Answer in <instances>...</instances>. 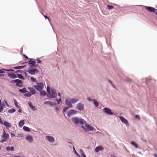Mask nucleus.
<instances>
[{
  "label": "nucleus",
  "instance_id": "obj_11",
  "mask_svg": "<svg viewBox=\"0 0 157 157\" xmlns=\"http://www.w3.org/2000/svg\"><path fill=\"white\" fill-rule=\"evenodd\" d=\"M103 110L105 113L108 115H112L113 114V113L112 112L111 110L109 108H103Z\"/></svg>",
  "mask_w": 157,
  "mask_h": 157
},
{
  "label": "nucleus",
  "instance_id": "obj_58",
  "mask_svg": "<svg viewBox=\"0 0 157 157\" xmlns=\"http://www.w3.org/2000/svg\"><path fill=\"white\" fill-rule=\"evenodd\" d=\"M112 85V86H113V87L114 88H116V87H115V86L113 85H113Z\"/></svg>",
  "mask_w": 157,
  "mask_h": 157
},
{
  "label": "nucleus",
  "instance_id": "obj_6",
  "mask_svg": "<svg viewBox=\"0 0 157 157\" xmlns=\"http://www.w3.org/2000/svg\"><path fill=\"white\" fill-rule=\"evenodd\" d=\"M45 85V84L43 83H37V85L34 86V87L37 90L40 91L44 88Z\"/></svg>",
  "mask_w": 157,
  "mask_h": 157
},
{
  "label": "nucleus",
  "instance_id": "obj_61",
  "mask_svg": "<svg viewBox=\"0 0 157 157\" xmlns=\"http://www.w3.org/2000/svg\"><path fill=\"white\" fill-rule=\"evenodd\" d=\"M14 157H20V156H15Z\"/></svg>",
  "mask_w": 157,
  "mask_h": 157
},
{
  "label": "nucleus",
  "instance_id": "obj_10",
  "mask_svg": "<svg viewBox=\"0 0 157 157\" xmlns=\"http://www.w3.org/2000/svg\"><path fill=\"white\" fill-rule=\"evenodd\" d=\"M65 104L66 105L70 108L72 107V105L71 104V102L70 98H67L65 101Z\"/></svg>",
  "mask_w": 157,
  "mask_h": 157
},
{
  "label": "nucleus",
  "instance_id": "obj_37",
  "mask_svg": "<svg viewBox=\"0 0 157 157\" xmlns=\"http://www.w3.org/2000/svg\"><path fill=\"white\" fill-rule=\"evenodd\" d=\"M30 78L32 82H36V79H35L33 77H31Z\"/></svg>",
  "mask_w": 157,
  "mask_h": 157
},
{
  "label": "nucleus",
  "instance_id": "obj_14",
  "mask_svg": "<svg viewBox=\"0 0 157 157\" xmlns=\"http://www.w3.org/2000/svg\"><path fill=\"white\" fill-rule=\"evenodd\" d=\"M77 112L73 109L70 110L67 113V116L69 117H70L73 114H75Z\"/></svg>",
  "mask_w": 157,
  "mask_h": 157
},
{
  "label": "nucleus",
  "instance_id": "obj_29",
  "mask_svg": "<svg viewBox=\"0 0 157 157\" xmlns=\"http://www.w3.org/2000/svg\"><path fill=\"white\" fill-rule=\"evenodd\" d=\"M23 128L25 131L27 132H29L30 131V130L28 127L25 126H24Z\"/></svg>",
  "mask_w": 157,
  "mask_h": 157
},
{
  "label": "nucleus",
  "instance_id": "obj_57",
  "mask_svg": "<svg viewBox=\"0 0 157 157\" xmlns=\"http://www.w3.org/2000/svg\"><path fill=\"white\" fill-rule=\"evenodd\" d=\"M154 155L155 157H157V155L156 154H154Z\"/></svg>",
  "mask_w": 157,
  "mask_h": 157
},
{
  "label": "nucleus",
  "instance_id": "obj_44",
  "mask_svg": "<svg viewBox=\"0 0 157 157\" xmlns=\"http://www.w3.org/2000/svg\"><path fill=\"white\" fill-rule=\"evenodd\" d=\"M81 155L82 157H86V156L84 153L82 154Z\"/></svg>",
  "mask_w": 157,
  "mask_h": 157
},
{
  "label": "nucleus",
  "instance_id": "obj_42",
  "mask_svg": "<svg viewBox=\"0 0 157 157\" xmlns=\"http://www.w3.org/2000/svg\"><path fill=\"white\" fill-rule=\"evenodd\" d=\"M44 17L46 19H48V20L49 21V22L50 21V19L49 18L48 16H44Z\"/></svg>",
  "mask_w": 157,
  "mask_h": 157
},
{
  "label": "nucleus",
  "instance_id": "obj_38",
  "mask_svg": "<svg viewBox=\"0 0 157 157\" xmlns=\"http://www.w3.org/2000/svg\"><path fill=\"white\" fill-rule=\"evenodd\" d=\"M87 99L88 101H94V99H92L91 98H90V97H88L87 98Z\"/></svg>",
  "mask_w": 157,
  "mask_h": 157
},
{
  "label": "nucleus",
  "instance_id": "obj_13",
  "mask_svg": "<svg viewBox=\"0 0 157 157\" xmlns=\"http://www.w3.org/2000/svg\"><path fill=\"white\" fill-rule=\"evenodd\" d=\"M145 8L146 9L151 12H155L156 10V9L151 7L145 6Z\"/></svg>",
  "mask_w": 157,
  "mask_h": 157
},
{
  "label": "nucleus",
  "instance_id": "obj_41",
  "mask_svg": "<svg viewBox=\"0 0 157 157\" xmlns=\"http://www.w3.org/2000/svg\"><path fill=\"white\" fill-rule=\"evenodd\" d=\"M135 117L136 118L138 119L139 120H140V116L138 115H135Z\"/></svg>",
  "mask_w": 157,
  "mask_h": 157
},
{
  "label": "nucleus",
  "instance_id": "obj_51",
  "mask_svg": "<svg viewBox=\"0 0 157 157\" xmlns=\"http://www.w3.org/2000/svg\"><path fill=\"white\" fill-rule=\"evenodd\" d=\"M61 97H60V98H59V99H58V100L59 101V102H60V101L61 102H62L61 100Z\"/></svg>",
  "mask_w": 157,
  "mask_h": 157
},
{
  "label": "nucleus",
  "instance_id": "obj_31",
  "mask_svg": "<svg viewBox=\"0 0 157 157\" xmlns=\"http://www.w3.org/2000/svg\"><path fill=\"white\" fill-rule=\"evenodd\" d=\"M17 75L19 78H20L22 80V79H23L24 78L23 76L21 74H17Z\"/></svg>",
  "mask_w": 157,
  "mask_h": 157
},
{
  "label": "nucleus",
  "instance_id": "obj_33",
  "mask_svg": "<svg viewBox=\"0 0 157 157\" xmlns=\"http://www.w3.org/2000/svg\"><path fill=\"white\" fill-rule=\"evenodd\" d=\"M25 67V66H20L18 67H14V69H21L22 68H23L24 67Z\"/></svg>",
  "mask_w": 157,
  "mask_h": 157
},
{
  "label": "nucleus",
  "instance_id": "obj_53",
  "mask_svg": "<svg viewBox=\"0 0 157 157\" xmlns=\"http://www.w3.org/2000/svg\"><path fill=\"white\" fill-rule=\"evenodd\" d=\"M4 72L2 70H0V73H2Z\"/></svg>",
  "mask_w": 157,
  "mask_h": 157
},
{
  "label": "nucleus",
  "instance_id": "obj_28",
  "mask_svg": "<svg viewBox=\"0 0 157 157\" xmlns=\"http://www.w3.org/2000/svg\"><path fill=\"white\" fill-rule=\"evenodd\" d=\"M45 103L46 104H48L50 105H53L55 104V103L54 102H52L50 101H46L45 102Z\"/></svg>",
  "mask_w": 157,
  "mask_h": 157
},
{
  "label": "nucleus",
  "instance_id": "obj_12",
  "mask_svg": "<svg viewBox=\"0 0 157 157\" xmlns=\"http://www.w3.org/2000/svg\"><path fill=\"white\" fill-rule=\"evenodd\" d=\"M119 118L122 123H124L127 125L129 126V125L128 121L124 117H123L120 116L119 117Z\"/></svg>",
  "mask_w": 157,
  "mask_h": 157
},
{
  "label": "nucleus",
  "instance_id": "obj_1",
  "mask_svg": "<svg viewBox=\"0 0 157 157\" xmlns=\"http://www.w3.org/2000/svg\"><path fill=\"white\" fill-rule=\"evenodd\" d=\"M47 91L49 95V97L50 98H56L57 96L56 91L55 89H51L50 91V88L48 86Z\"/></svg>",
  "mask_w": 157,
  "mask_h": 157
},
{
  "label": "nucleus",
  "instance_id": "obj_8",
  "mask_svg": "<svg viewBox=\"0 0 157 157\" xmlns=\"http://www.w3.org/2000/svg\"><path fill=\"white\" fill-rule=\"evenodd\" d=\"M9 136V134L6 133L5 132V130H4L3 134L2 135V137H3V139L0 141V142L1 143H3L6 142Z\"/></svg>",
  "mask_w": 157,
  "mask_h": 157
},
{
  "label": "nucleus",
  "instance_id": "obj_21",
  "mask_svg": "<svg viewBox=\"0 0 157 157\" xmlns=\"http://www.w3.org/2000/svg\"><path fill=\"white\" fill-rule=\"evenodd\" d=\"M19 91L22 93H25L26 92H27V89L26 88H24L22 89H20L19 90Z\"/></svg>",
  "mask_w": 157,
  "mask_h": 157
},
{
  "label": "nucleus",
  "instance_id": "obj_43",
  "mask_svg": "<svg viewBox=\"0 0 157 157\" xmlns=\"http://www.w3.org/2000/svg\"><path fill=\"white\" fill-rule=\"evenodd\" d=\"M23 136L22 134H19L17 136V137H22Z\"/></svg>",
  "mask_w": 157,
  "mask_h": 157
},
{
  "label": "nucleus",
  "instance_id": "obj_60",
  "mask_svg": "<svg viewBox=\"0 0 157 157\" xmlns=\"http://www.w3.org/2000/svg\"><path fill=\"white\" fill-rule=\"evenodd\" d=\"M155 14L157 15V11L155 12Z\"/></svg>",
  "mask_w": 157,
  "mask_h": 157
},
{
  "label": "nucleus",
  "instance_id": "obj_39",
  "mask_svg": "<svg viewBox=\"0 0 157 157\" xmlns=\"http://www.w3.org/2000/svg\"><path fill=\"white\" fill-rule=\"evenodd\" d=\"M73 149L74 150V151H75V153L76 154V155L80 157V155L77 153V152L76 151H75V148H74V147H73Z\"/></svg>",
  "mask_w": 157,
  "mask_h": 157
},
{
  "label": "nucleus",
  "instance_id": "obj_27",
  "mask_svg": "<svg viewBox=\"0 0 157 157\" xmlns=\"http://www.w3.org/2000/svg\"><path fill=\"white\" fill-rule=\"evenodd\" d=\"M16 110L14 109H11L8 110V112L9 113H12L15 112Z\"/></svg>",
  "mask_w": 157,
  "mask_h": 157
},
{
  "label": "nucleus",
  "instance_id": "obj_5",
  "mask_svg": "<svg viewBox=\"0 0 157 157\" xmlns=\"http://www.w3.org/2000/svg\"><path fill=\"white\" fill-rule=\"evenodd\" d=\"M82 127L86 131H92L94 128V127L90 126L89 124L86 123H85V125L82 126Z\"/></svg>",
  "mask_w": 157,
  "mask_h": 157
},
{
  "label": "nucleus",
  "instance_id": "obj_15",
  "mask_svg": "<svg viewBox=\"0 0 157 157\" xmlns=\"http://www.w3.org/2000/svg\"><path fill=\"white\" fill-rule=\"evenodd\" d=\"M32 59H30L29 61V64L30 65V66L32 67H36L37 66L36 64L35 65L36 61H33Z\"/></svg>",
  "mask_w": 157,
  "mask_h": 157
},
{
  "label": "nucleus",
  "instance_id": "obj_54",
  "mask_svg": "<svg viewBox=\"0 0 157 157\" xmlns=\"http://www.w3.org/2000/svg\"><path fill=\"white\" fill-rule=\"evenodd\" d=\"M32 109H35V107L33 106H32V107H31Z\"/></svg>",
  "mask_w": 157,
  "mask_h": 157
},
{
  "label": "nucleus",
  "instance_id": "obj_26",
  "mask_svg": "<svg viewBox=\"0 0 157 157\" xmlns=\"http://www.w3.org/2000/svg\"><path fill=\"white\" fill-rule=\"evenodd\" d=\"M131 144L134 146L136 148H138V144L135 143V142L133 141H132L131 142Z\"/></svg>",
  "mask_w": 157,
  "mask_h": 157
},
{
  "label": "nucleus",
  "instance_id": "obj_19",
  "mask_svg": "<svg viewBox=\"0 0 157 157\" xmlns=\"http://www.w3.org/2000/svg\"><path fill=\"white\" fill-rule=\"evenodd\" d=\"M9 77L12 78H17V75L13 73H10L8 75Z\"/></svg>",
  "mask_w": 157,
  "mask_h": 157
},
{
  "label": "nucleus",
  "instance_id": "obj_50",
  "mask_svg": "<svg viewBox=\"0 0 157 157\" xmlns=\"http://www.w3.org/2000/svg\"><path fill=\"white\" fill-rule=\"evenodd\" d=\"M22 112L21 110V109H19L18 110V112L20 113H21Z\"/></svg>",
  "mask_w": 157,
  "mask_h": 157
},
{
  "label": "nucleus",
  "instance_id": "obj_59",
  "mask_svg": "<svg viewBox=\"0 0 157 157\" xmlns=\"http://www.w3.org/2000/svg\"><path fill=\"white\" fill-rule=\"evenodd\" d=\"M20 71H16V72H20Z\"/></svg>",
  "mask_w": 157,
  "mask_h": 157
},
{
  "label": "nucleus",
  "instance_id": "obj_20",
  "mask_svg": "<svg viewBox=\"0 0 157 157\" xmlns=\"http://www.w3.org/2000/svg\"><path fill=\"white\" fill-rule=\"evenodd\" d=\"M26 139L30 142H32L33 141V138L32 136L29 135H28L26 136Z\"/></svg>",
  "mask_w": 157,
  "mask_h": 157
},
{
  "label": "nucleus",
  "instance_id": "obj_18",
  "mask_svg": "<svg viewBox=\"0 0 157 157\" xmlns=\"http://www.w3.org/2000/svg\"><path fill=\"white\" fill-rule=\"evenodd\" d=\"M104 149V148L101 146H98L95 149V151L98 152L99 151H103Z\"/></svg>",
  "mask_w": 157,
  "mask_h": 157
},
{
  "label": "nucleus",
  "instance_id": "obj_49",
  "mask_svg": "<svg viewBox=\"0 0 157 157\" xmlns=\"http://www.w3.org/2000/svg\"><path fill=\"white\" fill-rule=\"evenodd\" d=\"M109 81L110 82V83L111 84V85H113V84L112 82L111 81L109 80Z\"/></svg>",
  "mask_w": 157,
  "mask_h": 157
},
{
  "label": "nucleus",
  "instance_id": "obj_55",
  "mask_svg": "<svg viewBox=\"0 0 157 157\" xmlns=\"http://www.w3.org/2000/svg\"><path fill=\"white\" fill-rule=\"evenodd\" d=\"M9 71H14V70L11 69L10 70H9Z\"/></svg>",
  "mask_w": 157,
  "mask_h": 157
},
{
  "label": "nucleus",
  "instance_id": "obj_22",
  "mask_svg": "<svg viewBox=\"0 0 157 157\" xmlns=\"http://www.w3.org/2000/svg\"><path fill=\"white\" fill-rule=\"evenodd\" d=\"M4 124L7 128H10L11 126L10 123L6 121L4 122Z\"/></svg>",
  "mask_w": 157,
  "mask_h": 157
},
{
  "label": "nucleus",
  "instance_id": "obj_9",
  "mask_svg": "<svg viewBox=\"0 0 157 157\" xmlns=\"http://www.w3.org/2000/svg\"><path fill=\"white\" fill-rule=\"evenodd\" d=\"M12 82L16 83V86L19 87H21L23 83L22 81L18 79L13 80Z\"/></svg>",
  "mask_w": 157,
  "mask_h": 157
},
{
  "label": "nucleus",
  "instance_id": "obj_16",
  "mask_svg": "<svg viewBox=\"0 0 157 157\" xmlns=\"http://www.w3.org/2000/svg\"><path fill=\"white\" fill-rule=\"evenodd\" d=\"M77 108L80 110H82L84 109V105L80 103H79L77 105Z\"/></svg>",
  "mask_w": 157,
  "mask_h": 157
},
{
  "label": "nucleus",
  "instance_id": "obj_7",
  "mask_svg": "<svg viewBox=\"0 0 157 157\" xmlns=\"http://www.w3.org/2000/svg\"><path fill=\"white\" fill-rule=\"evenodd\" d=\"M27 71L31 75H34L38 72V70L36 68L29 69Z\"/></svg>",
  "mask_w": 157,
  "mask_h": 157
},
{
  "label": "nucleus",
  "instance_id": "obj_32",
  "mask_svg": "<svg viewBox=\"0 0 157 157\" xmlns=\"http://www.w3.org/2000/svg\"><path fill=\"white\" fill-rule=\"evenodd\" d=\"M94 104V105L96 107H97L98 105V103L97 101L95 100L94 99V100L93 101Z\"/></svg>",
  "mask_w": 157,
  "mask_h": 157
},
{
  "label": "nucleus",
  "instance_id": "obj_56",
  "mask_svg": "<svg viewBox=\"0 0 157 157\" xmlns=\"http://www.w3.org/2000/svg\"><path fill=\"white\" fill-rule=\"evenodd\" d=\"M58 95L59 96H60V97H61V95H60V93H58Z\"/></svg>",
  "mask_w": 157,
  "mask_h": 157
},
{
  "label": "nucleus",
  "instance_id": "obj_17",
  "mask_svg": "<svg viewBox=\"0 0 157 157\" xmlns=\"http://www.w3.org/2000/svg\"><path fill=\"white\" fill-rule=\"evenodd\" d=\"M47 139L50 142L53 143L54 141V139L52 136H46Z\"/></svg>",
  "mask_w": 157,
  "mask_h": 157
},
{
  "label": "nucleus",
  "instance_id": "obj_45",
  "mask_svg": "<svg viewBox=\"0 0 157 157\" xmlns=\"http://www.w3.org/2000/svg\"><path fill=\"white\" fill-rule=\"evenodd\" d=\"M80 151L81 154L82 153H84V152H83V151H82V149H80Z\"/></svg>",
  "mask_w": 157,
  "mask_h": 157
},
{
  "label": "nucleus",
  "instance_id": "obj_3",
  "mask_svg": "<svg viewBox=\"0 0 157 157\" xmlns=\"http://www.w3.org/2000/svg\"><path fill=\"white\" fill-rule=\"evenodd\" d=\"M6 105L7 107L9 106L7 101L6 100H4L2 102L1 100H0V112H2L3 109L6 107Z\"/></svg>",
  "mask_w": 157,
  "mask_h": 157
},
{
  "label": "nucleus",
  "instance_id": "obj_30",
  "mask_svg": "<svg viewBox=\"0 0 157 157\" xmlns=\"http://www.w3.org/2000/svg\"><path fill=\"white\" fill-rule=\"evenodd\" d=\"M14 102L15 105L18 109L20 108V106L18 105V103L15 99L14 100Z\"/></svg>",
  "mask_w": 157,
  "mask_h": 157
},
{
  "label": "nucleus",
  "instance_id": "obj_34",
  "mask_svg": "<svg viewBox=\"0 0 157 157\" xmlns=\"http://www.w3.org/2000/svg\"><path fill=\"white\" fill-rule=\"evenodd\" d=\"M46 92L44 91H41L40 92V95L42 96H45L46 94Z\"/></svg>",
  "mask_w": 157,
  "mask_h": 157
},
{
  "label": "nucleus",
  "instance_id": "obj_35",
  "mask_svg": "<svg viewBox=\"0 0 157 157\" xmlns=\"http://www.w3.org/2000/svg\"><path fill=\"white\" fill-rule=\"evenodd\" d=\"M107 8L108 10H110L114 8L113 6L110 5H107Z\"/></svg>",
  "mask_w": 157,
  "mask_h": 157
},
{
  "label": "nucleus",
  "instance_id": "obj_36",
  "mask_svg": "<svg viewBox=\"0 0 157 157\" xmlns=\"http://www.w3.org/2000/svg\"><path fill=\"white\" fill-rule=\"evenodd\" d=\"M70 108L69 106L68 107H65L63 109V112H66L67 110L69 108Z\"/></svg>",
  "mask_w": 157,
  "mask_h": 157
},
{
  "label": "nucleus",
  "instance_id": "obj_2",
  "mask_svg": "<svg viewBox=\"0 0 157 157\" xmlns=\"http://www.w3.org/2000/svg\"><path fill=\"white\" fill-rule=\"evenodd\" d=\"M71 120L72 121L76 124H80L82 125L84 124L83 120L76 117L72 118Z\"/></svg>",
  "mask_w": 157,
  "mask_h": 157
},
{
  "label": "nucleus",
  "instance_id": "obj_24",
  "mask_svg": "<svg viewBox=\"0 0 157 157\" xmlns=\"http://www.w3.org/2000/svg\"><path fill=\"white\" fill-rule=\"evenodd\" d=\"M71 100V103H75L78 100V99L77 98H72Z\"/></svg>",
  "mask_w": 157,
  "mask_h": 157
},
{
  "label": "nucleus",
  "instance_id": "obj_46",
  "mask_svg": "<svg viewBox=\"0 0 157 157\" xmlns=\"http://www.w3.org/2000/svg\"><path fill=\"white\" fill-rule=\"evenodd\" d=\"M37 63H41V61L40 60H39V59H37Z\"/></svg>",
  "mask_w": 157,
  "mask_h": 157
},
{
  "label": "nucleus",
  "instance_id": "obj_23",
  "mask_svg": "<svg viewBox=\"0 0 157 157\" xmlns=\"http://www.w3.org/2000/svg\"><path fill=\"white\" fill-rule=\"evenodd\" d=\"M6 149L8 151H13L14 149V148L13 146H12L10 147H6Z\"/></svg>",
  "mask_w": 157,
  "mask_h": 157
},
{
  "label": "nucleus",
  "instance_id": "obj_25",
  "mask_svg": "<svg viewBox=\"0 0 157 157\" xmlns=\"http://www.w3.org/2000/svg\"><path fill=\"white\" fill-rule=\"evenodd\" d=\"M24 124V121L22 120L19 123V126L20 127H22Z\"/></svg>",
  "mask_w": 157,
  "mask_h": 157
},
{
  "label": "nucleus",
  "instance_id": "obj_4",
  "mask_svg": "<svg viewBox=\"0 0 157 157\" xmlns=\"http://www.w3.org/2000/svg\"><path fill=\"white\" fill-rule=\"evenodd\" d=\"M28 89L30 90V92L29 91L27 92L26 93L24 94L25 96L29 97L31 96L32 95L36 94V91L34 88L31 87H29Z\"/></svg>",
  "mask_w": 157,
  "mask_h": 157
},
{
  "label": "nucleus",
  "instance_id": "obj_52",
  "mask_svg": "<svg viewBox=\"0 0 157 157\" xmlns=\"http://www.w3.org/2000/svg\"><path fill=\"white\" fill-rule=\"evenodd\" d=\"M56 101H57L58 104H59V101L58 100V99H56Z\"/></svg>",
  "mask_w": 157,
  "mask_h": 157
},
{
  "label": "nucleus",
  "instance_id": "obj_40",
  "mask_svg": "<svg viewBox=\"0 0 157 157\" xmlns=\"http://www.w3.org/2000/svg\"><path fill=\"white\" fill-rule=\"evenodd\" d=\"M28 104L29 106L30 107H32V106H33L32 103L30 101L29 102Z\"/></svg>",
  "mask_w": 157,
  "mask_h": 157
},
{
  "label": "nucleus",
  "instance_id": "obj_62",
  "mask_svg": "<svg viewBox=\"0 0 157 157\" xmlns=\"http://www.w3.org/2000/svg\"><path fill=\"white\" fill-rule=\"evenodd\" d=\"M1 147L0 146V149H1Z\"/></svg>",
  "mask_w": 157,
  "mask_h": 157
},
{
  "label": "nucleus",
  "instance_id": "obj_48",
  "mask_svg": "<svg viewBox=\"0 0 157 157\" xmlns=\"http://www.w3.org/2000/svg\"><path fill=\"white\" fill-rule=\"evenodd\" d=\"M24 57L27 59H29V58L25 55H24Z\"/></svg>",
  "mask_w": 157,
  "mask_h": 157
},
{
  "label": "nucleus",
  "instance_id": "obj_47",
  "mask_svg": "<svg viewBox=\"0 0 157 157\" xmlns=\"http://www.w3.org/2000/svg\"><path fill=\"white\" fill-rule=\"evenodd\" d=\"M0 123L1 124H3V122L2 121V120L1 118L0 117Z\"/></svg>",
  "mask_w": 157,
  "mask_h": 157
}]
</instances>
